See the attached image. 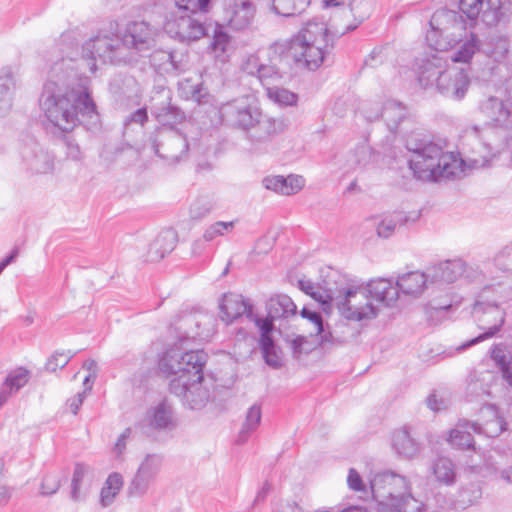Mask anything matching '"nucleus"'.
Listing matches in <instances>:
<instances>
[{
  "label": "nucleus",
  "instance_id": "38",
  "mask_svg": "<svg viewBox=\"0 0 512 512\" xmlns=\"http://www.w3.org/2000/svg\"><path fill=\"white\" fill-rule=\"evenodd\" d=\"M261 416H262V413H261L260 405L254 404L248 409V411L246 413L245 421L242 425V428H241L238 438H237L238 444L245 443L247 441L250 433L255 431L258 428V426L260 425V422H261Z\"/></svg>",
  "mask_w": 512,
  "mask_h": 512
},
{
  "label": "nucleus",
  "instance_id": "16",
  "mask_svg": "<svg viewBox=\"0 0 512 512\" xmlns=\"http://www.w3.org/2000/svg\"><path fill=\"white\" fill-rule=\"evenodd\" d=\"M457 13L453 10L441 9L437 10L430 20L431 30L426 34L427 44L435 51H447L452 48L456 40L448 39V36H444V32L447 27H438L444 23L456 22Z\"/></svg>",
  "mask_w": 512,
  "mask_h": 512
},
{
  "label": "nucleus",
  "instance_id": "27",
  "mask_svg": "<svg viewBox=\"0 0 512 512\" xmlns=\"http://www.w3.org/2000/svg\"><path fill=\"white\" fill-rule=\"evenodd\" d=\"M29 377L30 372L24 367H18L8 373L0 388V407L28 383Z\"/></svg>",
  "mask_w": 512,
  "mask_h": 512
},
{
  "label": "nucleus",
  "instance_id": "48",
  "mask_svg": "<svg viewBox=\"0 0 512 512\" xmlns=\"http://www.w3.org/2000/svg\"><path fill=\"white\" fill-rule=\"evenodd\" d=\"M390 507L397 510V512H421L423 503L413 497L410 493H402L397 500H395Z\"/></svg>",
  "mask_w": 512,
  "mask_h": 512
},
{
  "label": "nucleus",
  "instance_id": "30",
  "mask_svg": "<svg viewBox=\"0 0 512 512\" xmlns=\"http://www.w3.org/2000/svg\"><path fill=\"white\" fill-rule=\"evenodd\" d=\"M428 282H430L428 270L426 272L413 271L398 277L396 285L398 292L402 291L404 294L416 296L423 292Z\"/></svg>",
  "mask_w": 512,
  "mask_h": 512
},
{
  "label": "nucleus",
  "instance_id": "43",
  "mask_svg": "<svg viewBox=\"0 0 512 512\" xmlns=\"http://www.w3.org/2000/svg\"><path fill=\"white\" fill-rule=\"evenodd\" d=\"M491 358L499 366L503 379L512 388V355L508 361L504 346L502 344H496L491 348Z\"/></svg>",
  "mask_w": 512,
  "mask_h": 512
},
{
  "label": "nucleus",
  "instance_id": "2",
  "mask_svg": "<svg viewBox=\"0 0 512 512\" xmlns=\"http://www.w3.org/2000/svg\"><path fill=\"white\" fill-rule=\"evenodd\" d=\"M88 79L74 69L72 60L55 62L43 86L39 106L45 118L62 132H71L84 119L97 118Z\"/></svg>",
  "mask_w": 512,
  "mask_h": 512
},
{
  "label": "nucleus",
  "instance_id": "14",
  "mask_svg": "<svg viewBox=\"0 0 512 512\" xmlns=\"http://www.w3.org/2000/svg\"><path fill=\"white\" fill-rule=\"evenodd\" d=\"M211 25L206 26L199 19L182 15L166 24L169 34L180 42L190 43L210 34Z\"/></svg>",
  "mask_w": 512,
  "mask_h": 512
},
{
  "label": "nucleus",
  "instance_id": "31",
  "mask_svg": "<svg viewBox=\"0 0 512 512\" xmlns=\"http://www.w3.org/2000/svg\"><path fill=\"white\" fill-rule=\"evenodd\" d=\"M210 32H212V41L209 48L219 61H227L232 50L231 36L219 24L211 25Z\"/></svg>",
  "mask_w": 512,
  "mask_h": 512
},
{
  "label": "nucleus",
  "instance_id": "7",
  "mask_svg": "<svg viewBox=\"0 0 512 512\" xmlns=\"http://www.w3.org/2000/svg\"><path fill=\"white\" fill-rule=\"evenodd\" d=\"M83 58L91 72H95L96 59L103 63L119 64L131 60L126 53L125 44L118 34L100 32L97 36L89 39L82 47Z\"/></svg>",
  "mask_w": 512,
  "mask_h": 512
},
{
  "label": "nucleus",
  "instance_id": "49",
  "mask_svg": "<svg viewBox=\"0 0 512 512\" xmlns=\"http://www.w3.org/2000/svg\"><path fill=\"white\" fill-rule=\"evenodd\" d=\"M267 96L272 101L284 106H292L298 100L297 94L277 86L268 87Z\"/></svg>",
  "mask_w": 512,
  "mask_h": 512
},
{
  "label": "nucleus",
  "instance_id": "15",
  "mask_svg": "<svg viewBox=\"0 0 512 512\" xmlns=\"http://www.w3.org/2000/svg\"><path fill=\"white\" fill-rule=\"evenodd\" d=\"M227 25L235 31H244L252 26L256 6L252 0H223Z\"/></svg>",
  "mask_w": 512,
  "mask_h": 512
},
{
  "label": "nucleus",
  "instance_id": "54",
  "mask_svg": "<svg viewBox=\"0 0 512 512\" xmlns=\"http://www.w3.org/2000/svg\"><path fill=\"white\" fill-rule=\"evenodd\" d=\"M168 74H179L187 67L188 55L182 51L170 50Z\"/></svg>",
  "mask_w": 512,
  "mask_h": 512
},
{
  "label": "nucleus",
  "instance_id": "62",
  "mask_svg": "<svg viewBox=\"0 0 512 512\" xmlns=\"http://www.w3.org/2000/svg\"><path fill=\"white\" fill-rule=\"evenodd\" d=\"M461 277H464L469 282L480 281L483 278V273L480 267L476 264H469L464 261V269Z\"/></svg>",
  "mask_w": 512,
  "mask_h": 512
},
{
  "label": "nucleus",
  "instance_id": "32",
  "mask_svg": "<svg viewBox=\"0 0 512 512\" xmlns=\"http://www.w3.org/2000/svg\"><path fill=\"white\" fill-rule=\"evenodd\" d=\"M266 310L272 319L288 318L296 315L297 306L288 295L276 294L267 301Z\"/></svg>",
  "mask_w": 512,
  "mask_h": 512
},
{
  "label": "nucleus",
  "instance_id": "41",
  "mask_svg": "<svg viewBox=\"0 0 512 512\" xmlns=\"http://www.w3.org/2000/svg\"><path fill=\"white\" fill-rule=\"evenodd\" d=\"M155 116L163 128L173 127L174 124L181 123L185 119V113L179 107L171 104L158 107Z\"/></svg>",
  "mask_w": 512,
  "mask_h": 512
},
{
  "label": "nucleus",
  "instance_id": "57",
  "mask_svg": "<svg viewBox=\"0 0 512 512\" xmlns=\"http://www.w3.org/2000/svg\"><path fill=\"white\" fill-rule=\"evenodd\" d=\"M73 356L74 353H71V351H68L67 354L64 352H55L48 358L45 369L49 372H55L58 368H64Z\"/></svg>",
  "mask_w": 512,
  "mask_h": 512
},
{
  "label": "nucleus",
  "instance_id": "3",
  "mask_svg": "<svg viewBox=\"0 0 512 512\" xmlns=\"http://www.w3.org/2000/svg\"><path fill=\"white\" fill-rule=\"evenodd\" d=\"M204 111L212 115V126L225 125L245 132L255 148L270 142L285 130L282 119L263 115L255 99L249 95L234 98L219 107L209 106Z\"/></svg>",
  "mask_w": 512,
  "mask_h": 512
},
{
  "label": "nucleus",
  "instance_id": "59",
  "mask_svg": "<svg viewBox=\"0 0 512 512\" xmlns=\"http://www.w3.org/2000/svg\"><path fill=\"white\" fill-rule=\"evenodd\" d=\"M262 62L260 58L256 54H250L246 57V59L242 62L241 70L248 75L258 77L259 71L261 69Z\"/></svg>",
  "mask_w": 512,
  "mask_h": 512
},
{
  "label": "nucleus",
  "instance_id": "51",
  "mask_svg": "<svg viewBox=\"0 0 512 512\" xmlns=\"http://www.w3.org/2000/svg\"><path fill=\"white\" fill-rule=\"evenodd\" d=\"M213 209V203L208 197H199L190 206V217L200 220L206 217Z\"/></svg>",
  "mask_w": 512,
  "mask_h": 512
},
{
  "label": "nucleus",
  "instance_id": "22",
  "mask_svg": "<svg viewBox=\"0 0 512 512\" xmlns=\"http://www.w3.org/2000/svg\"><path fill=\"white\" fill-rule=\"evenodd\" d=\"M148 426L157 431H171L176 427V419L172 405L162 400L151 407L146 414Z\"/></svg>",
  "mask_w": 512,
  "mask_h": 512
},
{
  "label": "nucleus",
  "instance_id": "1",
  "mask_svg": "<svg viewBox=\"0 0 512 512\" xmlns=\"http://www.w3.org/2000/svg\"><path fill=\"white\" fill-rule=\"evenodd\" d=\"M353 16L351 6L336 10L331 16L330 31L327 24L317 18L307 21L288 41H276L267 49V62H262L258 81L267 89L283 78L285 69L293 61L297 67L317 70L334 48L335 39L355 30L362 22L341 27L339 20Z\"/></svg>",
  "mask_w": 512,
  "mask_h": 512
},
{
  "label": "nucleus",
  "instance_id": "46",
  "mask_svg": "<svg viewBox=\"0 0 512 512\" xmlns=\"http://www.w3.org/2000/svg\"><path fill=\"white\" fill-rule=\"evenodd\" d=\"M300 314L303 318L308 319L310 322L314 324L316 334L319 337V344L322 345L326 342L331 341L332 335L330 332L325 331L323 318L319 312L312 311L307 307H303Z\"/></svg>",
  "mask_w": 512,
  "mask_h": 512
},
{
  "label": "nucleus",
  "instance_id": "13",
  "mask_svg": "<svg viewBox=\"0 0 512 512\" xmlns=\"http://www.w3.org/2000/svg\"><path fill=\"white\" fill-rule=\"evenodd\" d=\"M19 153L25 169L32 174H47L54 168L53 156L35 138L24 139Z\"/></svg>",
  "mask_w": 512,
  "mask_h": 512
},
{
  "label": "nucleus",
  "instance_id": "53",
  "mask_svg": "<svg viewBox=\"0 0 512 512\" xmlns=\"http://www.w3.org/2000/svg\"><path fill=\"white\" fill-rule=\"evenodd\" d=\"M235 225L234 221L223 222L218 221L210 225L204 232L203 238L205 241H212L218 236H223L233 230Z\"/></svg>",
  "mask_w": 512,
  "mask_h": 512
},
{
  "label": "nucleus",
  "instance_id": "10",
  "mask_svg": "<svg viewBox=\"0 0 512 512\" xmlns=\"http://www.w3.org/2000/svg\"><path fill=\"white\" fill-rule=\"evenodd\" d=\"M510 0H460L459 9L470 20L481 17L487 26H495L508 17Z\"/></svg>",
  "mask_w": 512,
  "mask_h": 512
},
{
  "label": "nucleus",
  "instance_id": "52",
  "mask_svg": "<svg viewBox=\"0 0 512 512\" xmlns=\"http://www.w3.org/2000/svg\"><path fill=\"white\" fill-rule=\"evenodd\" d=\"M212 0H175L176 6L180 10L196 14L198 12L207 13L210 10Z\"/></svg>",
  "mask_w": 512,
  "mask_h": 512
},
{
  "label": "nucleus",
  "instance_id": "63",
  "mask_svg": "<svg viewBox=\"0 0 512 512\" xmlns=\"http://www.w3.org/2000/svg\"><path fill=\"white\" fill-rule=\"evenodd\" d=\"M284 180H285V184H286V189H287V192H285V195H291V194H294L296 192H298L299 190L302 189V187L304 186V183H305V180L302 176H299V175H289L287 177H284Z\"/></svg>",
  "mask_w": 512,
  "mask_h": 512
},
{
  "label": "nucleus",
  "instance_id": "20",
  "mask_svg": "<svg viewBox=\"0 0 512 512\" xmlns=\"http://www.w3.org/2000/svg\"><path fill=\"white\" fill-rule=\"evenodd\" d=\"M464 260L457 258L445 260L427 268L432 284H450L463 274Z\"/></svg>",
  "mask_w": 512,
  "mask_h": 512
},
{
  "label": "nucleus",
  "instance_id": "40",
  "mask_svg": "<svg viewBox=\"0 0 512 512\" xmlns=\"http://www.w3.org/2000/svg\"><path fill=\"white\" fill-rule=\"evenodd\" d=\"M480 47L481 41L472 33L469 38L459 45L458 49L451 56V59L453 62L467 63L476 52L480 53Z\"/></svg>",
  "mask_w": 512,
  "mask_h": 512
},
{
  "label": "nucleus",
  "instance_id": "50",
  "mask_svg": "<svg viewBox=\"0 0 512 512\" xmlns=\"http://www.w3.org/2000/svg\"><path fill=\"white\" fill-rule=\"evenodd\" d=\"M89 467L83 463H76L73 471L71 481V493L70 497L73 501L77 502L81 499L80 486L84 476L88 473Z\"/></svg>",
  "mask_w": 512,
  "mask_h": 512
},
{
  "label": "nucleus",
  "instance_id": "36",
  "mask_svg": "<svg viewBox=\"0 0 512 512\" xmlns=\"http://www.w3.org/2000/svg\"><path fill=\"white\" fill-rule=\"evenodd\" d=\"M480 108L489 119L497 123L504 122L510 116L504 101L494 96L484 100Z\"/></svg>",
  "mask_w": 512,
  "mask_h": 512
},
{
  "label": "nucleus",
  "instance_id": "28",
  "mask_svg": "<svg viewBox=\"0 0 512 512\" xmlns=\"http://www.w3.org/2000/svg\"><path fill=\"white\" fill-rule=\"evenodd\" d=\"M509 40L506 36L493 34L481 42L480 53L501 63L506 59L509 52Z\"/></svg>",
  "mask_w": 512,
  "mask_h": 512
},
{
  "label": "nucleus",
  "instance_id": "25",
  "mask_svg": "<svg viewBox=\"0 0 512 512\" xmlns=\"http://www.w3.org/2000/svg\"><path fill=\"white\" fill-rule=\"evenodd\" d=\"M406 115V107L401 102L387 100L384 102L380 114H366V118L369 121H375L381 117L385 121L388 129L394 132L397 130L401 121L405 119Z\"/></svg>",
  "mask_w": 512,
  "mask_h": 512
},
{
  "label": "nucleus",
  "instance_id": "56",
  "mask_svg": "<svg viewBox=\"0 0 512 512\" xmlns=\"http://www.w3.org/2000/svg\"><path fill=\"white\" fill-rule=\"evenodd\" d=\"M170 50L158 49L151 53L150 63L159 72L168 74Z\"/></svg>",
  "mask_w": 512,
  "mask_h": 512
},
{
  "label": "nucleus",
  "instance_id": "47",
  "mask_svg": "<svg viewBox=\"0 0 512 512\" xmlns=\"http://www.w3.org/2000/svg\"><path fill=\"white\" fill-rule=\"evenodd\" d=\"M67 479V472L59 473H47L44 475L41 485H40V494L42 496H51L55 494L60 486L62 480Z\"/></svg>",
  "mask_w": 512,
  "mask_h": 512
},
{
  "label": "nucleus",
  "instance_id": "29",
  "mask_svg": "<svg viewBox=\"0 0 512 512\" xmlns=\"http://www.w3.org/2000/svg\"><path fill=\"white\" fill-rule=\"evenodd\" d=\"M177 234L172 229H167L158 234L148 249V258L150 261H159L165 255L172 252L176 246Z\"/></svg>",
  "mask_w": 512,
  "mask_h": 512
},
{
  "label": "nucleus",
  "instance_id": "23",
  "mask_svg": "<svg viewBox=\"0 0 512 512\" xmlns=\"http://www.w3.org/2000/svg\"><path fill=\"white\" fill-rule=\"evenodd\" d=\"M215 318L208 313L189 315L183 319V325L190 329L185 331L187 338L208 340L215 333Z\"/></svg>",
  "mask_w": 512,
  "mask_h": 512
},
{
  "label": "nucleus",
  "instance_id": "58",
  "mask_svg": "<svg viewBox=\"0 0 512 512\" xmlns=\"http://www.w3.org/2000/svg\"><path fill=\"white\" fill-rule=\"evenodd\" d=\"M248 319L256 324V326L260 329L261 335L260 339L264 338H272L271 332L274 329L273 321L275 319H272L267 315L265 319L258 317L254 311H250L248 315Z\"/></svg>",
  "mask_w": 512,
  "mask_h": 512
},
{
  "label": "nucleus",
  "instance_id": "17",
  "mask_svg": "<svg viewBox=\"0 0 512 512\" xmlns=\"http://www.w3.org/2000/svg\"><path fill=\"white\" fill-rule=\"evenodd\" d=\"M470 85V79L463 69L444 70L438 75L436 86L438 91L445 97L461 100L464 98Z\"/></svg>",
  "mask_w": 512,
  "mask_h": 512
},
{
  "label": "nucleus",
  "instance_id": "60",
  "mask_svg": "<svg viewBox=\"0 0 512 512\" xmlns=\"http://www.w3.org/2000/svg\"><path fill=\"white\" fill-rule=\"evenodd\" d=\"M284 176H268L263 179V185L266 189L279 192L285 195L287 192Z\"/></svg>",
  "mask_w": 512,
  "mask_h": 512
},
{
  "label": "nucleus",
  "instance_id": "24",
  "mask_svg": "<svg viewBox=\"0 0 512 512\" xmlns=\"http://www.w3.org/2000/svg\"><path fill=\"white\" fill-rule=\"evenodd\" d=\"M336 274H338V272L330 273L323 279L322 284L318 286H315L310 280H299L298 285L300 290L319 302L323 306V309L326 310V308L331 307L332 294L328 289H333Z\"/></svg>",
  "mask_w": 512,
  "mask_h": 512
},
{
  "label": "nucleus",
  "instance_id": "35",
  "mask_svg": "<svg viewBox=\"0 0 512 512\" xmlns=\"http://www.w3.org/2000/svg\"><path fill=\"white\" fill-rule=\"evenodd\" d=\"M123 483V476L120 473L113 472L107 477L100 493V502L103 507H107L113 503L115 497L123 487Z\"/></svg>",
  "mask_w": 512,
  "mask_h": 512
},
{
  "label": "nucleus",
  "instance_id": "64",
  "mask_svg": "<svg viewBox=\"0 0 512 512\" xmlns=\"http://www.w3.org/2000/svg\"><path fill=\"white\" fill-rule=\"evenodd\" d=\"M354 163L359 167H365L371 160V151L367 146H359L354 151Z\"/></svg>",
  "mask_w": 512,
  "mask_h": 512
},
{
  "label": "nucleus",
  "instance_id": "12",
  "mask_svg": "<svg viewBox=\"0 0 512 512\" xmlns=\"http://www.w3.org/2000/svg\"><path fill=\"white\" fill-rule=\"evenodd\" d=\"M372 496L382 506L390 505L409 489L405 477L393 472L378 473L370 481Z\"/></svg>",
  "mask_w": 512,
  "mask_h": 512
},
{
  "label": "nucleus",
  "instance_id": "21",
  "mask_svg": "<svg viewBox=\"0 0 512 512\" xmlns=\"http://www.w3.org/2000/svg\"><path fill=\"white\" fill-rule=\"evenodd\" d=\"M472 432L481 434L482 425L476 422H470L466 419H460L450 431L447 440L452 447L461 450L474 449L475 442Z\"/></svg>",
  "mask_w": 512,
  "mask_h": 512
},
{
  "label": "nucleus",
  "instance_id": "26",
  "mask_svg": "<svg viewBox=\"0 0 512 512\" xmlns=\"http://www.w3.org/2000/svg\"><path fill=\"white\" fill-rule=\"evenodd\" d=\"M365 290L369 298L391 306L398 299V287L393 285L389 279L377 278L370 280Z\"/></svg>",
  "mask_w": 512,
  "mask_h": 512
},
{
  "label": "nucleus",
  "instance_id": "8",
  "mask_svg": "<svg viewBox=\"0 0 512 512\" xmlns=\"http://www.w3.org/2000/svg\"><path fill=\"white\" fill-rule=\"evenodd\" d=\"M488 291V287L483 289L480 295L481 299L475 302L472 309V315L478 322V327L484 330V332L460 345L457 348L458 351H463L486 339L494 337L504 325L505 311L496 300L489 301L487 299L486 294Z\"/></svg>",
  "mask_w": 512,
  "mask_h": 512
},
{
  "label": "nucleus",
  "instance_id": "4",
  "mask_svg": "<svg viewBox=\"0 0 512 512\" xmlns=\"http://www.w3.org/2000/svg\"><path fill=\"white\" fill-rule=\"evenodd\" d=\"M203 350L182 352L167 350L159 360V369L167 375H177L169 383V391L191 409H200L208 402L209 390L202 386L203 368L207 362Z\"/></svg>",
  "mask_w": 512,
  "mask_h": 512
},
{
  "label": "nucleus",
  "instance_id": "61",
  "mask_svg": "<svg viewBox=\"0 0 512 512\" xmlns=\"http://www.w3.org/2000/svg\"><path fill=\"white\" fill-rule=\"evenodd\" d=\"M504 424L503 419L496 416L495 419L487 422L485 426H482L481 434H485L488 437H496L505 430Z\"/></svg>",
  "mask_w": 512,
  "mask_h": 512
},
{
  "label": "nucleus",
  "instance_id": "39",
  "mask_svg": "<svg viewBox=\"0 0 512 512\" xmlns=\"http://www.w3.org/2000/svg\"><path fill=\"white\" fill-rule=\"evenodd\" d=\"M309 4L310 0H272V9L278 15L290 17L301 14Z\"/></svg>",
  "mask_w": 512,
  "mask_h": 512
},
{
  "label": "nucleus",
  "instance_id": "5",
  "mask_svg": "<svg viewBox=\"0 0 512 512\" xmlns=\"http://www.w3.org/2000/svg\"><path fill=\"white\" fill-rule=\"evenodd\" d=\"M406 148L412 153L409 167L420 180L450 178L458 169L457 156L453 152H444L442 145L434 142L429 134L412 131L406 138Z\"/></svg>",
  "mask_w": 512,
  "mask_h": 512
},
{
  "label": "nucleus",
  "instance_id": "34",
  "mask_svg": "<svg viewBox=\"0 0 512 512\" xmlns=\"http://www.w3.org/2000/svg\"><path fill=\"white\" fill-rule=\"evenodd\" d=\"M15 87L13 73L10 68L0 71V115L8 112L12 106V89Z\"/></svg>",
  "mask_w": 512,
  "mask_h": 512
},
{
  "label": "nucleus",
  "instance_id": "45",
  "mask_svg": "<svg viewBox=\"0 0 512 512\" xmlns=\"http://www.w3.org/2000/svg\"><path fill=\"white\" fill-rule=\"evenodd\" d=\"M259 344L265 363L272 368H279L282 365V359L274 340L272 338L260 339Z\"/></svg>",
  "mask_w": 512,
  "mask_h": 512
},
{
  "label": "nucleus",
  "instance_id": "55",
  "mask_svg": "<svg viewBox=\"0 0 512 512\" xmlns=\"http://www.w3.org/2000/svg\"><path fill=\"white\" fill-rule=\"evenodd\" d=\"M494 264L499 270L512 273V243L504 246L495 255Z\"/></svg>",
  "mask_w": 512,
  "mask_h": 512
},
{
  "label": "nucleus",
  "instance_id": "44",
  "mask_svg": "<svg viewBox=\"0 0 512 512\" xmlns=\"http://www.w3.org/2000/svg\"><path fill=\"white\" fill-rule=\"evenodd\" d=\"M408 221V217L402 212H394L386 216L377 226V234L380 237H390L398 225H404Z\"/></svg>",
  "mask_w": 512,
  "mask_h": 512
},
{
  "label": "nucleus",
  "instance_id": "19",
  "mask_svg": "<svg viewBox=\"0 0 512 512\" xmlns=\"http://www.w3.org/2000/svg\"><path fill=\"white\" fill-rule=\"evenodd\" d=\"M220 317L227 324L232 323L243 315H248L253 311V305L248 299L236 293H226L220 302Z\"/></svg>",
  "mask_w": 512,
  "mask_h": 512
},
{
  "label": "nucleus",
  "instance_id": "9",
  "mask_svg": "<svg viewBox=\"0 0 512 512\" xmlns=\"http://www.w3.org/2000/svg\"><path fill=\"white\" fill-rule=\"evenodd\" d=\"M152 146L155 153L169 165L186 161L189 157L187 136L174 127L160 129Z\"/></svg>",
  "mask_w": 512,
  "mask_h": 512
},
{
  "label": "nucleus",
  "instance_id": "6",
  "mask_svg": "<svg viewBox=\"0 0 512 512\" xmlns=\"http://www.w3.org/2000/svg\"><path fill=\"white\" fill-rule=\"evenodd\" d=\"M328 291L332 294L331 307L335 306L348 320L360 321L377 315L365 288L356 286L345 275L336 274L335 285Z\"/></svg>",
  "mask_w": 512,
  "mask_h": 512
},
{
  "label": "nucleus",
  "instance_id": "11",
  "mask_svg": "<svg viewBox=\"0 0 512 512\" xmlns=\"http://www.w3.org/2000/svg\"><path fill=\"white\" fill-rule=\"evenodd\" d=\"M163 462L164 456L162 454H146L127 485V496L132 498L144 497L161 472Z\"/></svg>",
  "mask_w": 512,
  "mask_h": 512
},
{
  "label": "nucleus",
  "instance_id": "33",
  "mask_svg": "<svg viewBox=\"0 0 512 512\" xmlns=\"http://www.w3.org/2000/svg\"><path fill=\"white\" fill-rule=\"evenodd\" d=\"M392 445L399 455L406 458H413L419 452V444L410 436L406 427L393 433Z\"/></svg>",
  "mask_w": 512,
  "mask_h": 512
},
{
  "label": "nucleus",
  "instance_id": "42",
  "mask_svg": "<svg viewBox=\"0 0 512 512\" xmlns=\"http://www.w3.org/2000/svg\"><path fill=\"white\" fill-rule=\"evenodd\" d=\"M441 60L434 58L433 60H426L420 67L418 76L419 83L425 88L438 81V75H442Z\"/></svg>",
  "mask_w": 512,
  "mask_h": 512
},
{
  "label": "nucleus",
  "instance_id": "37",
  "mask_svg": "<svg viewBox=\"0 0 512 512\" xmlns=\"http://www.w3.org/2000/svg\"><path fill=\"white\" fill-rule=\"evenodd\" d=\"M432 470L438 482L445 485H451L455 482V465L449 458H437L433 463Z\"/></svg>",
  "mask_w": 512,
  "mask_h": 512
},
{
  "label": "nucleus",
  "instance_id": "18",
  "mask_svg": "<svg viewBox=\"0 0 512 512\" xmlns=\"http://www.w3.org/2000/svg\"><path fill=\"white\" fill-rule=\"evenodd\" d=\"M155 31L145 21H136L130 23L122 37L123 44H125L126 53L130 55V50L134 49L137 52H144L149 50L154 45Z\"/></svg>",
  "mask_w": 512,
  "mask_h": 512
}]
</instances>
